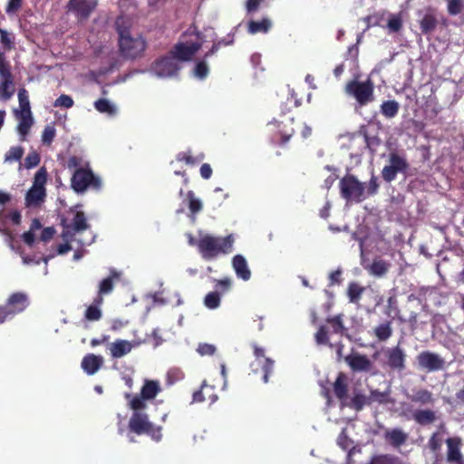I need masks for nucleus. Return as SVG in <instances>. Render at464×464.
<instances>
[{
	"label": "nucleus",
	"mask_w": 464,
	"mask_h": 464,
	"mask_svg": "<svg viewBox=\"0 0 464 464\" xmlns=\"http://www.w3.org/2000/svg\"><path fill=\"white\" fill-rule=\"evenodd\" d=\"M188 40H182L174 48L173 56L163 57L156 61L150 69V72L158 78H170L177 74L179 66L176 59L188 61L201 47L203 37L197 33L189 35Z\"/></svg>",
	"instance_id": "1"
},
{
	"label": "nucleus",
	"mask_w": 464,
	"mask_h": 464,
	"mask_svg": "<svg viewBox=\"0 0 464 464\" xmlns=\"http://www.w3.org/2000/svg\"><path fill=\"white\" fill-rule=\"evenodd\" d=\"M233 235L215 237L207 234L200 237L197 242L198 252L206 260H211L220 255H227L231 253L233 250Z\"/></svg>",
	"instance_id": "2"
},
{
	"label": "nucleus",
	"mask_w": 464,
	"mask_h": 464,
	"mask_svg": "<svg viewBox=\"0 0 464 464\" xmlns=\"http://www.w3.org/2000/svg\"><path fill=\"white\" fill-rule=\"evenodd\" d=\"M125 24L126 21L123 16L119 17L116 21L120 48L123 55L134 58L144 51L145 42L138 34H132Z\"/></svg>",
	"instance_id": "3"
},
{
	"label": "nucleus",
	"mask_w": 464,
	"mask_h": 464,
	"mask_svg": "<svg viewBox=\"0 0 464 464\" xmlns=\"http://www.w3.org/2000/svg\"><path fill=\"white\" fill-rule=\"evenodd\" d=\"M143 411L132 410L128 424L129 430L136 435H148L153 440L160 441L162 439V428L151 422L149 415Z\"/></svg>",
	"instance_id": "4"
},
{
	"label": "nucleus",
	"mask_w": 464,
	"mask_h": 464,
	"mask_svg": "<svg viewBox=\"0 0 464 464\" xmlns=\"http://www.w3.org/2000/svg\"><path fill=\"white\" fill-rule=\"evenodd\" d=\"M160 392L161 388L158 381L145 380L139 394L125 393L124 397L130 410H145L146 401L155 399Z\"/></svg>",
	"instance_id": "5"
},
{
	"label": "nucleus",
	"mask_w": 464,
	"mask_h": 464,
	"mask_svg": "<svg viewBox=\"0 0 464 464\" xmlns=\"http://www.w3.org/2000/svg\"><path fill=\"white\" fill-rule=\"evenodd\" d=\"M71 188L78 194L84 193L88 188L99 190L102 188V180L88 166L78 168L72 175Z\"/></svg>",
	"instance_id": "6"
},
{
	"label": "nucleus",
	"mask_w": 464,
	"mask_h": 464,
	"mask_svg": "<svg viewBox=\"0 0 464 464\" xmlns=\"http://www.w3.org/2000/svg\"><path fill=\"white\" fill-rule=\"evenodd\" d=\"M340 194L346 201L362 202L364 199L365 188L355 176L347 174L340 179Z\"/></svg>",
	"instance_id": "7"
},
{
	"label": "nucleus",
	"mask_w": 464,
	"mask_h": 464,
	"mask_svg": "<svg viewBox=\"0 0 464 464\" xmlns=\"http://www.w3.org/2000/svg\"><path fill=\"white\" fill-rule=\"evenodd\" d=\"M345 92L363 106L373 101V83L369 79L365 82L353 80L346 84Z\"/></svg>",
	"instance_id": "8"
},
{
	"label": "nucleus",
	"mask_w": 464,
	"mask_h": 464,
	"mask_svg": "<svg viewBox=\"0 0 464 464\" xmlns=\"http://www.w3.org/2000/svg\"><path fill=\"white\" fill-rule=\"evenodd\" d=\"M409 169V163L405 155L397 151L389 154L388 164L382 170V178L388 183L393 181L398 173H405Z\"/></svg>",
	"instance_id": "9"
},
{
	"label": "nucleus",
	"mask_w": 464,
	"mask_h": 464,
	"mask_svg": "<svg viewBox=\"0 0 464 464\" xmlns=\"http://www.w3.org/2000/svg\"><path fill=\"white\" fill-rule=\"evenodd\" d=\"M14 92L10 65L6 62L4 53L0 51V99L7 100Z\"/></svg>",
	"instance_id": "10"
},
{
	"label": "nucleus",
	"mask_w": 464,
	"mask_h": 464,
	"mask_svg": "<svg viewBox=\"0 0 464 464\" xmlns=\"http://www.w3.org/2000/svg\"><path fill=\"white\" fill-rule=\"evenodd\" d=\"M30 304L28 295L23 292H15L9 295L3 307L11 319L15 315L24 312Z\"/></svg>",
	"instance_id": "11"
},
{
	"label": "nucleus",
	"mask_w": 464,
	"mask_h": 464,
	"mask_svg": "<svg viewBox=\"0 0 464 464\" xmlns=\"http://www.w3.org/2000/svg\"><path fill=\"white\" fill-rule=\"evenodd\" d=\"M386 365L392 371L402 372L406 368V353L398 344L385 351Z\"/></svg>",
	"instance_id": "12"
},
{
	"label": "nucleus",
	"mask_w": 464,
	"mask_h": 464,
	"mask_svg": "<svg viewBox=\"0 0 464 464\" xmlns=\"http://www.w3.org/2000/svg\"><path fill=\"white\" fill-rule=\"evenodd\" d=\"M417 362L420 368L428 372H437L444 367V360L430 351H423L417 355Z\"/></svg>",
	"instance_id": "13"
},
{
	"label": "nucleus",
	"mask_w": 464,
	"mask_h": 464,
	"mask_svg": "<svg viewBox=\"0 0 464 464\" xmlns=\"http://www.w3.org/2000/svg\"><path fill=\"white\" fill-rule=\"evenodd\" d=\"M353 372H369L372 371L373 363L366 354L360 353H352L343 358Z\"/></svg>",
	"instance_id": "14"
},
{
	"label": "nucleus",
	"mask_w": 464,
	"mask_h": 464,
	"mask_svg": "<svg viewBox=\"0 0 464 464\" xmlns=\"http://www.w3.org/2000/svg\"><path fill=\"white\" fill-rule=\"evenodd\" d=\"M328 334L329 331L327 327L325 325H321L314 334L315 342L318 345H327L330 348H334L336 352V361L341 362L345 357L343 354L344 345L341 342L336 343H330Z\"/></svg>",
	"instance_id": "15"
},
{
	"label": "nucleus",
	"mask_w": 464,
	"mask_h": 464,
	"mask_svg": "<svg viewBox=\"0 0 464 464\" xmlns=\"http://www.w3.org/2000/svg\"><path fill=\"white\" fill-rule=\"evenodd\" d=\"M97 0H70L69 10L81 19H86L97 5Z\"/></svg>",
	"instance_id": "16"
},
{
	"label": "nucleus",
	"mask_w": 464,
	"mask_h": 464,
	"mask_svg": "<svg viewBox=\"0 0 464 464\" xmlns=\"http://www.w3.org/2000/svg\"><path fill=\"white\" fill-rule=\"evenodd\" d=\"M447 444V461L450 464H464V457L461 453V440L459 437L448 438Z\"/></svg>",
	"instance_id": "17"
},
{
	"label": "nucleus",
	"mask_w": 464,
	"mask_h": 464,
	"mask_svg": "<svg viewBox=\"0 0 464 464\" xmlns=\"http://www.w3.org/2000/svg\"><path fill=\"white\" fill-rule=\"evenodd\" d=\"M333 391L335 397L344 405V401L348 397V376L340 372L333 383Z\"/></svg>",
	"instance_id": "18"
},
{
	"label": "nucleus",
	"mask_w": 464,
	"mask_h": 464,
	"mask_svg": "<svg viewBox=\"0 0 464 464\" xmlns=\"http://www.w3.org/2000/svg\"><path fill=\"white\" fill-rule=\"evenodd\" d=\"M254 353L256 359H261L258 363L261 364L262 368V381L266 383L274 369V361L270 358H266L265 350L256 344L254 345Z\"/></svg>",
	"instance_id": "19"
},
{
	"label": "nucleus",
	"mask_w": 464,
	"mask_h": 464,
	"mask_svg": "<svg viewBox=\"0 0 464 464\" xmlns=\"http://www.w3.org/2000/svg\"><path fill=\"white\" fill-rule=\"evenodd\" d=\"M411 419L420 426H428L437 420V414L431 409H417L412 411Z\"/></svg>",
	"instance_id": "20"
},
{
	"label": "nucleus",
	"mask_w": 464,
	"mask_h": 464,
	"mask_svg": "<svg viewBox=\"0 0 464 464\" xmlns=\"http://www.w3.org/2000/svg\"><path fill=\"white\" fill-rule=\"evenodd\" d=\"M102 363L103 358L101 355L88 353L82 358L81 366L88 375H93L99 371Z\"/></svg>",
	"instance_id": "21"
},
{
	"label": "nucleus",
	"mask_w": 464,
	"mask_h": 464,
	"mask_svg": "<svg viewBox=\"0 0 464 464\" xmlns=\"http://www.w3.org/2000/svg\"><path fill=\"white\" fill-rule=\"evenodd\" d=\"M132 348V343L123 339H117L109 346L110 354L114 359L127 355L131 352Z\"/></svg>",
	"instance_id": "22"
},
{
	"label": "nucleus",
	"mask_w": 464,
	"mask_h": 464,
	"mask_svg": "<svg viewBox=\"0 0 464 464\" xmlns=\"http://www.w3.org/2000/svg\"><path fill=\"white\" fill-rule=\"evenodd\" d=\"M407 398L413 403L420 405H432L435 401L433 393L427 389H413L411 394H407Z\"/></svg>",
	"instance_id": "23"
},
{
	"label": "nucleus",
	"mask_w": 464,
	"mask_h": 464,
	"mask_svg": "<svg viewBox=\"0 0 464 464\" xmlns=\"http://www.w3.org/2000/svg\"><path fill=\"white\" fill-rule=\"evenodd\" d=\"M121 273L116 270L111 271L108 277L102 279L98 286V294L96 296L102 297L113 291L115 282L120 281Z\"/></svg>",
	"instance_id": "24"
},
{
	"label": "nucleus",
	"mask_w": 464,
	"mask_h": 464,
	"mask_svg": "<svg viewBox=\"0 0 464 464\" xmlns=\"http://www.w3.org/2000/svg\"><path fill=\"white\" fill-rule=\"evenodd\" d=\"M232 266L238 278L244 281L250 279L251 271L247 266L246 258L242 255H236L232 258Z\"/></svg>",
	"instance_id": "25"
},
{
	"label": "nucleus",
	"mask_w": 464,
	"mask_h": 464,
	"mask_svg": "<svg viewBox=\"0 0 464 464\" xmlns=\"http://www.w3.org/2000/svg\"><path fill=\"white\" fill-rule=\"evenodd\" d=\"M384 439L393 448H400L406 443L408 440V434L401 429L395 428L387 430L384 433Z\"/></svg>",
	"instance_id": "26"
},
{
	"label": "nucleus",
	"mask_w": 464,
	"mask_h": 464,
	"mask_svg": "<svg viewBox=\"0 0 464 464\" xmlns=\"http://www.w3.org/2000/svg\"><path fill=\"white\" fill-rule=\"evenodd\" d=\"M373 335L379 342H386L393 334L392 322L386 320L382 324L376 325L373 329Z\"/></svg>",
	"instance_id": "27"
},
{
	"label": "nucleus",
	"mask_w": 464,
	"mask_h": 464,
	"mask_svg": "<svg viewBox=\"0 0 464 464\" xmlns=\"http://www.w3.org/2000/svg\"><path fill=\"white\" fill-rule=\"evenodd\" d=\"M46 197L45 188L31 187L25 195V204L27 207L40 205Z\"/></svg>",
	"instance_id": "28"
},
{
	"label": "nucleus",
	"mask_w": 464,
	"mask_h": 464,
	"mask_svg": "<svg viewBox=\"0 0 464 464\" xmlns=\"http://www.w3.org/2000/svg\"><path fill=\"white\" fill-rule=\"evenodd\" d=\"M103 303V298L100 296H95L93 302L91 305H89L85 311L84 317L88 321H99L102 313L100 306Z\"/></svg>",
	"instance_id": "29"
},
{
	"label": "nucleus",
	"mask_w": 464,
	"mask_h": 464,
	"mask_svg": "<svg viewBox=\"0 0 464 464\" xmlns=\"http://www.w3.org/2000/svg\"><path fill=\"white\" fill-rule=\"evenodd\" d=\"M391 264L383 259L376 258L372 261V265L369 266L367 270L374 276L382 277L386 275L389 271Z\"/></svg>",
	"instance_id": "30"
},
{
	"label": "nucleus",
	"mask_w": 464,
	"mask_h": 464,
	"mask_svg": "<svg viewBox=\"0 0 464 464\" xmlns=\"http://www.w3.org/2000/svg\"><path fill=\"white\" fill-rule=\"evenodd\" d=\"M364 291L365 287L361 285L359 283L355 281L350 282L346 293L349 302L352 304H358Z\"/></svg>",
	"instance_id": "31"
},
{
	"label": "nucleus",
	"mask_w": 464,
	"mask_h": 464,
	"mask_svg": "<svg viewBox=\"0 0 464 464\" xmlns=\"http://www.w3.org/2000/svg\"><path fill=\"white\" fill-rule=\"evenodd\" d=\"M272 27V22L268 18H263L261 21H250L248 23V32L251 34L258 33L266 34Z\"/></svg>",
	"instance_id": "32"
},
{
	"label": "nucleus",
	"mask_w": 464,
	"mask_h": 464,
	"mask_svg": "<svg viewBox=\"0 0 464 464\" xmlns=\"http://www.w3.org/2000/svg\"><path fill=\"white\" fill-rule=\"evenodd\" d=\"M67 228H72L74 232H82L89 227L85 214L82 211H77L73 217L72 225H67Z\"/></svg>",
	"instance_id": "33"
},
{
	"label": "nucleus",
	"mask_w": 464,
	"mask_h": 464,
	"mask_svg": "<svg viewBox=\"0 0 464 464\" xmlns=\"http://www.w3.org/2000/svg\"><path fill=\"white\" fill-rule=\"evenodd\" d=\"M326 323L330 325L331 334L343 335L346 328L343 322V314H337L333 317H328Z\"/></svg>",
	"instance_id": "34"
},
{
	"label": "nucleus",
	"mask_w": 464,
	"mask_h": 464,
	"mask_svg": "<svg viewBox=\"0 0 464 464\" xmlns=\"http://www.w3.org/2000/svg\"><path fill=\"white\" fill-rule=\"evenodd\" d=\"M345 405L355 410L356 411H360L364 408L365 405H370L369 398L361 392H354L351 401Z\"/></svg>",
	"instance_id": "35"
},
{
	"label": "nucleus",
	"mask_w": 464,
	"mask_h": 464,
	"mask_svg": "<svg viewBox=\"0 0 464 464\" xmlns=\"http://www.w3.org/2000/svg\"><path fill=\"white\" fill-rule=\"evenodd\" d=\"M94 106L100 113H106V114L118 113L116 105L106 99L98 100L97 102H95Z\"/></svg>",
	"instance_id": "36"
},
{
	"label": "nucleus",
	"mask_w": 464,
	"mask_h": 464,
	"mask_svg": "<svg viewBox=\"0 0 464 464\" xmlns=\"http://www.w3.org/2000/svg\"><path fill=\"white\" fill-rule=\"evenodd\" d=\"M204 154H199L197 157H193L190 150L181 151L177 154L176 160L178 161H184L188 165H196L204 160Z\"/></svg>",
	"instance_id": "37"
},
{
	"label": "nucleus",
	"mask_w": 464,
	"mask_h": 464,
	"mask_svg": "<svg viewBox=\"0 0 464 464\" xmlns=\"http://www.w3.org/2000/svg\"><path fill=\"white\" fill-rule=\"evenodd\" d=\"M21 121L17 126V130L20 135V140L24 141L32 126L34 125V118H20Z\"/></svg>",
	"instance_id": "38"
},
{
	"label": "nucleus",
	"mask_w": 464,
	"mask_h": 464,
	"mask_svg": "<svg viewBox=\"0 0 464 464\" xmlns=\"http://www.w3.org/2000/svg\"><path fill=\"white\" fill-rule=\"evenodd\" d=\"M24 153V150L21 146H14L5 155V162L13 163L19 161Z\"/></svg>",
	"instance_id": "39"
},
{
	"label": "nucleus",
	"mask_w": 464,
	"mask_h": 464,
	"mask_svg": "<svg viewBox=\"0 0 464 464\" xmlns=\"http://www.w3.org/2000/svg\"><path fill=\"white\" fill-rule=\"evenodd\" d=\"M370 464H404L403 461L397 456L393 455H379L374 457Z\"/></svg>",
	"instance_id": "40"
},
{
	"label": "nucleus",
	"mask_w": 464,
	"mask_h": 464,
	"mask_svg": "<svg viewBox=\"0 0 464 464\" xmlns=\"http://www.w3.org/2000/svg\"><path fill=\"white\" fill-rule=\"evenodd\" d=\"M389 392H381L379 390H372L370 392L369 403L370 405L373 402H378L379 404H385L389 401Z\"/></svg>",
	"instance_id": "41"
},
{
	"label": "nucleus",
	"mask_w": 464,
	"mask_h": 464,
	"mask_svg": "<svg viewBox=\"0 0 464 464\" xmlns=\"http://www.w3.org/2000/svg\"><path fill=\"white\" fill-rule=\"evenodd\" d=\"M220 296L218 291L209 292L204 298V304L209 309H216L220 305Z\"/></svg>",
	"instance_id": "42"
},
{
	"label": "nucleus",
	"mask_w": 464,
	"mask_h": 464,
	"mask_svg": "<svg viewBox=\"0 0 464 464\" xmlns=\"http://www.w3.org/2000/svg\"><path fill=\"white\" fill-rule=\"evenodd\" d=\"M48 173L44 167L40 168L34 178L33 186L38 188H45V184L47 182Z\"/></svg>",
	"instance_id": "43"
},
{
	"label": "nucleus",
	"mask_w": 464,
	"mask_h": 464,
	"mask_svg": "<svg viewBox=\"0 0 464 464\" xmlns=\"http://www.w3.org/2000/svg\"><path fill=\"white\" fill-rule=\"evenodd\" d=\"M187 198L188 200V208L192 214H197L202 210V202L195 197V193L192 190L187 193Z\"/></svg>",
	"instance_id": "44"
},
{
	"label": "nucleus",
	"mask_w": 464,
	"mask_h": 464,
	"mask_svg": "<svg viewBox=\"0 0 464 464\" xmlns=\"http://www.w3.org/2000/svg\"><path fill=\"white\" fill-rule=\"evenodd\" d=\"M402 26V19L400 14H390L387 23V28L390 33H396Z\"/></svg>",
	"instance_id": "45"
},
{
	"label": "nucleus",
	"mask_w": 464,
	"mask_h": 464,
	"mask_svg": "<svg viewBox=\"0 0 464 464\" xmlns=\"http://www.w3.org/2000/svg\"><path fill=\"white\" fill-rule=\"evenodd\" d=\"M21 115L20 116H31L30 115V105L28 95L24 90H22L18 93Z\"/></svg>",
	"instance_id": "46"
},
{
	"label": "nucleus",
	"mask_w": 464,
	"mask_h": 464,
	"mask_svg": "<svg viewBox=\"0 0 464 464\" xmlns=\"http://www.w3.org/2000/svg\"><path fill=\"white\" fill-rule=\"evenodd\" d=\"M399 110V104L395 101H387L382 104V112L385 116H394Z\"/></svg>",
	"instance_id": "47"
},
{
	"label": "nucleus",
	"mask_w": 464,
	"mask_h": 464,
	"mask_svg": "<svg viewBox=\"0 0 464 464\" xmlns=\"http://www.w3.org/2000/svg\"><path fill=\"white\" fill-rule=\"evenodd\" d=\"M40 160V155L36 151H32L24 159V167L27 169H33L39 165Z\"/></svg>",
	"instance_id": "48"
},
{
	"label": "nucleus",
	"mask_w": 464,
	"mask_h": 464,
	"mask_svg": "<svg viewBox=\"0 0 464 464\" xmlns=\"http://www.w3.org/2000/svg\"><path fill=\"white\" fill-rule=\"evenodd\" d=\"M184 378V372L179 368H172L167 373V382L173 384Z\"/></svg>",
	"instance_id": "49"
},
{
	"label": "nucleus",
	"mask_w": 464,
	"mask_h": 464,
	"mask_svg": "<svg viewBox=\"0 0 464 464\" xmlns=\"http://www.w3.org/2000/svg\"><path fill=\"white\" fill-rule=\"evenodd\" d=\"M193 74L198 79H204L208 74V66L205 62H199L196 64Z\"/></svg>",
	"instance_id": "50"
},
{
	"label": "nucleus",
	"mask_w": 464,
	"mask_h": 464,
	"mask_svg": "<svg viewBox=\"0 0 464 464\" xmlns=\"http://www.w3.org/2000/svg\"><path fill=\"white\" fill-rule=\"evenodd\" d=\"M464 7L463 0H448V12L451 15L459 14Z\"/></svg>",
	"instance_id": "51"
},
{
	"label": "nucleus",
	"mask_w": 464,
	"mask_h": 464,
	"mask_svg": "<svg viewBox=\"0 0 464 464\" xmlns=\"http://www.w3.org/2000/svg\"><path fill=\"white\" fill-rule=\"evenodd\" d=\"M441 445H442V439H441L440 433L434 432L430 436V438L428 441V446H429L430 450H432L433 452H436L440 450Z\"/></svg>",
	"instance_id": "52"
},
{
	"label": "nucleus",
	"mask_w": 464,
	"mask_h": 464,
	"mask_svg": "<svg viewBox=\"0 0 464 464\" xmlns=\"http://www.w3.org/2000/svg\"><path fill=\"white\" fill-rule=\"evenodd\" d=\"M55 128L48 125L44 128L42 135V141L44 144L50 145L55 137Z\"/></svg>",
	"instance_id": "53"
},
{
	"label": "nucleus",
	"mask_w": 464,
	"mask_h": 464,
	"mask_svg": "<svg viewBox=\"0 0 464 464\" xmlns=\"http://www.w3.org/2000/svg\"><path fill=\"white\" fill-rule=\"evenodd\" d=\"M231 285L232 281L228 277L216 280V291H218L220 295H223L230 290Z\"/></svg>",
	"instance_id": "54"
},
{
	"label": "nucleus",
	"mask_w": 464,
	"mask_h": 464,
	"mask_svg": "<svg viewBox=\"0 0 464 464\" xmlns=\"http://www.w3.org/2000/svg\"><path fill=\"white\" fill-rule=\"evenodd\" d=\"M436 26L435 19L430 15H425L420 21V28L423 33L432 31Z\"/></svg>",
	"instance_id": "55"
},
{
	"label": "nucleus",
	"mask_w": 464,
	"mask_h": 464,
	"mask_svg": "<svg viewBox=\"0 0 464 464\" xmlns=\"http://www.w3.org/2000/svg\"><path fill=\"white\" fill-rule=\"evenodd\" d=\"M294 121H295L294 118L288 119V123L290 126H293ZM294 132H295V130H294L293 127H291L289 130H281L280 131V140L278 141V143L280 145H285L290 140V138L293 136Z\"/></svg>",
	"instance_id": "56"
},
{
	"label": "nucleus",
	"mask_w": 464,
	"mask_h": 464,
	"mask_svg": "<svg viewBox=\"0 0 464 464\" xmlns=\"http://www.w3.org/2000/svg\"><path fill=\"white\" fill-rule=\"evenodd\" d=\"M73 105V100L71 96L63 94L60 97H58L54 102L55 107H61V108H71Z\"/></svg>",
	"instance_id": "57"
},
{
	"label": "nucleus",
	"mask_w": 464,
	"mask_h": 464,
	"mask_svg": "<svg viewBox=\"0 0 464 464\" xmlns=\"http://www.w3.org/2000/svg\"><path fill=\"white\" fill-rule=\"evenodd\" d=\"M216 351H217V349H216L215 345L210 344V343H199L197 348V352L201 356L213 355L216 353Z\"/></svg>",
	"instance_id": "58"
},
{
	"label": "nucleus",
	"mask_w": 464,
	"mask_h": 464,
	"mask_svg": "<svg viewBox=\"0 0 464 464\" xmlns=\"http://www.w3.org/2000/svg\"><path fill=\"white\" fill-rule=\"evenodd\" d=\"M0 42L7 49L12 48L13 39L5 30L0 29Z\"/></svg>",
	"instance_id": "59"
},
{
	"label": "nucleus",
	"mask_w": 464,
	"mask_h": 464,
	"mask_svg": "<svg viewBox=\"0 0 464 464\" xmlns=\"http://www.w3.org/2000/svg\"><path fill=\"white\" fill-rule=\"evenodd\" d=\"M398 319L404 323L408 322L411 325V328L413 330L417 327L418 324V314L416 312L411 311L407 319L402 318L401 316H398Z\"/></svg>",
	"instance_id": "60"
},
{
	"label": "nucleus",
	"mask_w": 464,
	"mask_h": 464,
	"mask_svg": "<svg viewBox=\"0 0 464 464\" xmlns=\"http://www.w3.org/2000/svg\"><path fill=\"white\" fill-rule=\"evenodd\" d=\"M341 276H342L341 269H337V270L331 272V274L329 275V280H330L329 285H334L341 284V282H342Z\"/></svg>",
	"instance_id": "61"
},
{
	"label": "nucleus",
	"mask_w": 464,
	"mask_h": 464,
	"mask_svg": "<svg viewBox=\"0 0 464 464\" xmlns=\"http://www.w3.org/2000/svg\"><path fill=\"white\" fill-rule=\"evenodd\" d=\"M379 188V184L377 182V178L372 176L370 179L369 185L367 187V193L370 196H372L377 193Z\"/></svg>",
	"instance_id": "62"
},
{
	"label": "nucleus",
	"mask_w": 464,
	"mask_h": 464,
	"mask_svg": "<svg viewBox=\"0 0 464 464\" xmlns=\"http://www.w3.org/2000/svg\"><path fill=\"white\" fill-rule=\"evenodd\" d=\"M55 230L52 227H44L41 232V240L44 242H47L53 238Z\"/></svg>",
	"instance_id": "63"
},
{
	"label": "nucleus",
	"mask_w": 464,
	"mask_h": 464,
	"mask_svg": "<svg viewBox=\"0 0 464 464\" xmlns=\"http://www.w3.org/2000/svg\"><path fill=\"white\" fill-rule=\"evenodd\" d=\"M199 171H200L201 177L205 179H208L212 175L211 166L208 163L202 164Z\"/></svg>",
	"instance_id": "64"
}]
</instances>
